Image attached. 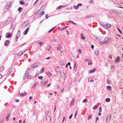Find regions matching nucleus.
Wrapping results in <instances>:
<instances>
[{"instance_id": "nucleus-1", "label": "nucleus", "mask_w": 123, "mask_h": 123, "mask_svg": "<svg viewBox=\"0 0 123 123\" xmlns=\"http://www.w3.org/2000/svg\"><path fill=\"white\" fill-rule=\"evenodd\" d=\"M110 41V39L109 37H106L104 38L103 42L100 41L99 43L100 45H102L103 43H109Z\"/></svg>"}, {"instance_id": "nucleus-2", "label": "nucleus", "mask_w": 123, "mask_h": 123, "mask_svg": "<svg viewBox=\"0 0 123 123\" xmlns=\"http://www.w3.org/2000/svg\"><path fill=\"white\" fill-rule=\"evenodd\" d=\"M111 115L110 114H109L107 115L106 117V122L107 123H109L111 119Z\"/></svg>"}, {"instance_id": "nucleus-3", "label": "nucleus", "mask_w": 123, "mask_h": 123, "mask_svg": "<svg viewBox=\"0 0 123 123\" xmlns=\"http://www.w3.org/2000/svg\"><path fill=\"white\" fill-rule=\"evenodd\" d=\"M29 23V21H27L24 22L22 25V27L24 28L26 27L28 25Z\"/></svg>"}, {"instance_id": "nucleus-4", "label": "nucleus", "mask_w": 123, "mask_h": 123, "mask_svg": "<svg viewBox=\"0 0 123 123\" xmlns=\"http://www.w3.org/2000/svg\"><path fill=\"white\" fill-rule=\"evenodd\" d=\"M40 64V63L39 62H37L34 64L32 65V68H35L36 67H38Z\"/></svg>"}, {"instance_id": "nucleus-5", "label": "nucleus", "mask_w": 123, "mask_h": 123, "mask_svg": "<svg viewBox=\"0 0 123 123\" xmlns=\"http://www.w3.org/2000/svg\"><path fill=\"white\" fill-rule=\"evenodd\" d=\"M11 6V3L10 2H7L6 4V8L8 9H9Z\"/></svg>"}, {"instance_id": "nucleus-6", "label": "nucleus", "mask_w": 123, "mask_h": 123, "mask_svg": "<svg viewBox=\"0 0 123 123\" xmlns=\"http://www.w3.org/2000/svg\"><path fill=\"white\" fill-rule=\"evenodd\" d=\"M120 57L119 56L117 57L115 59V62L118 63L120 62Z\"/></svg>"}, {"instance_id": "nucleus-7", "label": "nucleus", "mask_w": 123, "mask_h": 123, "mask_svg": "<svg viewBox=\"0 0 123 123\" xmlns=\"http://www.w3.org/2000/svg\"><path fill=\"white\" fill-rule=\"evenodd\" d=\"M113 12L116 14H121L122 12V11H119L117 10H115Z\"/></svg>"}, {"instance_id": "nucleus-8", "label": "nucleus", "mask_w": 123, "mask_h": 123, "mask_svg": "<svg viewBox=\"0 0 123 123\" xmlns=\"http://www.w3.org/2000/svg\"><path fill=\"white\" fill-rule=\"evenodd\" d=\"M101 25H103V27L107 29H108V28L111 27V25L110 24H106V26L107 27V28H106V27L104 25H102V24Z\"/></svg>"}, {"instance_id": "nucleus-9", "label": "nucleus", "mask_w": 123, "mask_h": 123, "mask_svg": "<svg viewBox=\"0 0 123 123\" xmlns=\"http://www.w3.org/2000/svg\"><path fill=\"white\" fill-rule=\"evenodd\" d=\"M11 37L12 36L9 33H7L6 34V38H9Z\"/></svg>"}, {"instance_id": "nucleus-10", "label": "nucleus", "mask_w": 123, "mask_h": 123, "mask_svg": "<svg viewBox=\"0 0 123 123\" xmlns=\"http://www.w3.org/2000/svg\"><path fill=\"white\" fill-rule=\"evenodd\" d=\"M10 42L8 40H6L5 43L4 45L5 46H8Z\"/></svg>"}, {"instance_id": "nucleus-11", "label": "nucleus", "mask_w": 123, "mask_h": 123, "mask_svg": "<svg viewBox=\"0 0 123 123\" xmlns=\"http://www.w3.org/2000/svg\"><path fill=\"white\" fill-rule=\"evenodd\" d=\"M46 119L47 121H50L51 120V117L50 116L46 117Z\"/></svg>"}, {"instance_id": "nucleus-12", "label": "nucleus", "mask_w": 123, "mask_h": 123, "mask_svg": "<svg viewBox=\"0 0 123 123\" xmlns=\"http://www.w3.org/2000/svg\"><path fill=\"white\" fill-rule=\"evenodd\" d=\"M96 70V68H94L93 69H92L91 70H90L89 72V73H92L93 72H94Z\"/></svg>"}, {"instance_id": "nucleus-13", "label": "nucleus", "mask_w": 123, "mask_h": 123, "mask_svg": "<svg viewBox=\"0 0 123 123\" xmlns=\"http://www.w3.org/2000/svg\"><path fill=\"white\" fill-rule=\"evenodd\" d=\"M55 69L56 71L57 72H59L60 70V68L59 67H57Z\"/></svg>"}, {"instance_id": "nucleus-14", "label": "nucleus", "mask_w": 123, "mask_h": 123, "mask_svg": "<svg viewBox=\"0 0 123 123\" xmlns=\"http://www.w3.org/2000/svg\"><path fill=\"white\" fill-rule=\"evenodd\" d=\"M29 29V28H28L27 29L25 30V32L24 33V35H26L27 34V33L28 32V31Z\"/></svg>"}, {"instance_id": "nucleus-15", "label": "nucleus", "mask_w": 123, "mask_h": 123, "mask_svg": "<svg viewBox=\"0 0 123 123\" xmlns=\"http://www.w3.org/2000/svg\"><path fill=\"white\" fill-rule=\"evenodd\" d=\"M95 53L97 55H98V49H96L95 51Z\"/></svg>"}, {"instance_id": "nucleus-16", "label": "nucleus", "mask_w": 123, "mask_h": 123, "mask_svg": "<svg viewBox=\"0 0 123 123\" xmlns=\"http://www.w3.org/2000/svg\"><path fill=\"white\" fill-rule=\"evenodd\" d=\"M4 69V67L2 66L0 68V72H2Z\"/></svg>"}, {"instance_id": "nucleus-17", "label": "nucleus", "mask_w": 123, "mask_h": 123, "mask_svg": "<svg viewBox=\"0 0 123 123\" xmlns=\"http://www.w3.org/2000/svg\"><path fill=\"white\" fill-rule=\"evenodd\" d=\"M26 94V93L24 92L22 93H21L20 94V95L21 96H24Z\"/></svg>"}, {"instance_id": "nucleus-18", "label": "nucleus", "mask_w": 123, "mask_h": 123, "mask_svg": "<svg viewBox=\"0 0 123 123\" xmlns=\"http://www.w3.org/2000/svg\"><path fill=\"white\" fill-rule=\"evenodd\" d=\"M80 36L81 38L82 39L84 40L85 39V37L83 36V34H80Z\"/></svg>"}, {"instance_id": "nucleus-19", "label": "nucleus", "mask_w": 123, "mask_h": 123, "mask_svg": "<svg viewBox=\"0 0 123 123\" xmlns=\"http://www.w3.org/2000/svg\"><path fill=\"white\" fill-rule=\"evenodd\" d=\"M95 37L96 39L98 41H100L101 39V38L99 37Z\"/></svg>"}, {"instance_id": "nucleus-20", "label": "nucleus", "mask_w": 123, "mask_h": 123, "mask_svg": "<svg viewBox=\"0 0 123 123\" xmlns=\"http://www.w3.org/2000/svg\"><path fill=\"white\" fill-rule=\"evenodd\" d=\"M20 4L21 5H23L24 4L25 2L21 0L20 1Z\"/></svg>"}, {"instance_id": "nucleus-21", "label": "nucleus", "mask_w": 123, "mask_h": 123, "mask_svg": "<svg viewBox=\"0 0 123 123\" xmlns=\"http://www.w3.org/2000/svg\"><path fill=\"white\" fill-rule=\"evenodd\" d=\"M11 114V113H8V116L7 117V118L6 119V121H8V119L9 118V116Z\"/></svg>"}, {"instance_id": "nucleus-22", "label": "nucleus", "mask_w": 123, "mask_h": 123, "mask_svg": "<svg viewBox=\"0 0 123 123\" xmlns=\"http://www.w3.org/2000/svg\"><path fill=\"white\" fill-rule=\"evenodd\" d=\"M107 88L109 90H110L111 89V87L110 86H107Z\"/></svg>"}, {"instance_id": "nucleus-23", "label": "nucleus", "mask_w": 123, "mask_h": 123, "mask_svg": "<svg viewBox=\"0 0 123 123\" xmlns=\"http://www.w3.org/2000/svg\"><path fill=\"white\" fill-rule=\"evenodd\" d=\"M30 69H28L27 70L26 74H28L29 73H30Z\"/></svg>"}, {"instance_id": "nucleus-24", "label": "nucleus", "mask_w": 123, "mask_h": 123, "mask_svg": "<svg viewBox=\"0 0 123 123\" xmlns=\"http://www.w3.org/2000/svg\"><path fill=\"white\" fill-rule=\"evenodd\" d=\"M23 52L22 51H20L19 53H18L17 54V55L18 56H19L20 55H22L23 54Z\"/></svg>"}, {"instance_id": "nucleus-25", "label": "nucleus", "mask_w": 123, "mask_h": 123, "mask_svg": "<svg viewBox=\"0 0 123 123\" xmlns=\"http://www.w3.org/2000/svg\"><path fill=\"white\" fill-rule=\"evenodd\" d=\"M22 8L21 7H19L18 8V11L19 12H20L22 10Z\"/></svg>"}, {"instance_id": "nucleus-26", "label": "nucleus", "mask_w": 123, "mask_h": 123, "mask_svg": "<svg viewBox=\"0 0 123 123\" xmlns=\"http://www.w3.org/2000/svg\"><path fill=\"white\" fill-rule=\"evenodd\" d=\"M38 43L40 45V46L42 45L44 43L43 42H38Z\"/></svg>"}, {"instance_id": "nucleus-27", "label": "nucleus", "mask_w": 123, "mask_h": 123, "mask_svg": "<svg viewBox=\"0 0 123 123\" xmlns=\"http://www.w3.org/2000/svg\"><path fill=\"white\" fill-rule=\"evenodd\" d=\"M64 7V6H59L57 8V9L58 10L60 9L62 7Z\"/></svg>"}, {"instance_id": "nucleus-28", "label": "nucleus", "mask_w": 123, "mask_h": 123, "mask_svg": "<svg viewBox=\"0 0 123 123\" xmlns=\"http://www.w3.org/2000/svg\"><path fill=\"white\" fill-rule=\"evenodd\" d=\"M105 100L106 102H109L110 101V98H106V99Z\"/></svg>"}, {"instance_id": "nucleus-29", "label": "nucleus", "mask_w": 123, "mask_h": 123, "mask_svg": "<svg viewBox=\"0 0 123 123\" xmlns=\"http://www.w3.org/2000/svg\"><path fill=\"white\" fill-rule=\"evenodd\" d=\"M50 48V46H48L46 48V50H48V51H49Z\"/></svg>"}, {"instance_id": "nucleus-30", "label": "nucleus", "mask_w": 123, "mask_h": 123, "mask_svg": "<svg viewBox=\"0 0 123 123\" xmlns=\"http://www.w3.org/2000/svg\"><path fill=\"white\" fill-rule=\"evenodd\" d=\"M97 105H95L93 107V109H94V110H96V109L97 108Z\"/></svg>"}, {"instance_id": "nucleus-31", "label": "nucleus", "mask_w": 123, "mask_h": 123, "mask_svg": "<svg viewBox=\"0 0 123 123\" xmlns=\"http://www.w3.org/2000/svg\"><path fill=\"white\" fill-rule=\"evenodd\" d=\"M56 26H55L54 27H53V28H52V29H51L48 32L49 33L50 32H51V31L53 30V29Z\"/></svg>"}, {"instance_id": "nucleus-32", "label": "nucleus", "mask_w": 123, "mask_h": 123, "mask_svg": "<svg viewBox=\"0 0 123 123\" xmlns=\"http://www.w3.org/2000/svg\"><path fill=\"white\" fill-rule=\"evenodd\" d=\"M87 100L86 99H84L83 101L82 102L83 103H84L85 102H87Z\"/></svg>"}, {"instance_id": "nucleus-33", "label": "nucleus", "mask_w": 123, "mask_h": 123, "mask_svg": "<svg viewBox=\"0 0 123 123\" xmlns=\"http://www.w3.org/2000/svg\"><path fill=\"white\" fill-rule=\"evenodd\" d=\"M60 64L62 66L64 65V63L62 61L60 62Z\"/></svg>"}, {"instance_id": "nucleus-34", "label": "nucleus", "mask_w": 123, "mask_h": 123, "mask_svg": "<svg viewBox=\"0 0 123 123\" xmlns=\"http://www.w3.org/2000/svg\"><path fill=\"white\" fill-rule=\"evenodd\" d=\"M89 62L88 64V65H92V61L91 60H90V61Z\"/></svg>"}, {"instance_id": "nucleus-35", "label": "nucleus", "mask_w": 123, "mask_h": 123, "mask_svg": "<svg viewBox=\"0 0 123 123\" xmlns=\"http://www.w3.org/2000/svg\"><path fill=\"white\" fill-rule=\"evenodd\" d=\"M102 107L100 106L99 108V111L100 112H101L102 111Z\"/></svg>"}, {"instance_id": "nucleus-36", "label": "nucleus", "mask_w": 123, "mask_h": 123, "mask_svg": "<svg viewBox=\"0 0 123 123\" xmlns=\"http://www.w3.org/2000/svg\"><path fill=\"white\" fill-rule=\"evenodd\" d=\"M74 9H77L78 8V7L77 6H74Z\"/></svg>"}, {"instance_id": "nucleus-37", "label": "nucleus", "mask_w": 123, "mask_h": 123, "mask_svg": "<svg viewBox=\"0 0 123 123\" xmlns=\"http://www.w3.org/2000/svg\"><path fill=\"white\" fill-rule=\"evenodd\" d=\"M46 74L48 75H50V76L51 75V73L49 72H46Z\"/></svg>"}, {"instance_id": "nucleus-38", "label": "nucleus", "mask_w": 123, "mask_h": 123, "mask_svg": "<svg viewBox=\"0 0 123 123\" xmlns=\"http://www.w3.org/2000/svg\"><path fill=\"white\" fill-rule=\"evenodd\" d=\"M77 111H78V110H77L76 111L74 117H75V118L76 117L77 115Z\"/></svg>"}, {"instance_id": "nucleus-39", "label": "nucleus", "mask_w": 123, "mask_h": 123, "mask_svg": "<svg viewBox=\"0 0 123 123\" xmlns=\"http://www.w3.org/2000/svg\"><path fill=\"white\" fill-rule=\"evenodd\" d=\"M107 82L108 84H110L111 82V81L110 80H107Z\"/></svg>"}, {"instance_id": "nucleus-40", "label": "nucleus", "mask_w": 123, "mask_h": 123, "mask_svg": "<svg viewBox=\"0 0 123 123\" xmlns=\"http://www.w3.org/2000/svg\"><path fill=\"white\" fill-rule=\"evenodd\" d=\"M82 6V5L80 3H79L77 5V6L78 7L79 6Z\"/></svg>"}, {"instance_id": "nucleus-41", "label": "nucleus", "mask_w": 123, "mask_h": 123, "mask_svg": "<svg viewBox=\"0 0 123 123\" xmlns=\"http://www.w3.org/2000/svg\"><path fill=\"white\" fill-rule=\"evenodd\" d=\"M13 70V69L12 68H11L9 70V72L10 73H11Z\"/></svg>"}, {"instance_id": "nucleus-42", "label": "nucleus", "mask_w": 123, "mask_h": 123, "mask_svg": "<svg viewBox=\"0 0 123 123\" xmlns=\"http://www.w3.org/2000/svg\"><path fill=\"white\" fill-rule=\"evenodd\" d=\"M41 10V9H40L38 11V12H37H37H36V13H35V14H40V12H39V13H39V11H40V10Z\"/></svg>"}, {"instance_id": "nucleus-43", "label": "nucleus", "mask_w": 123, "mask_h": 123, "mask_svg": "<svg viewBox=\"0 0 123 123\" xmlns=\"http://www.w3.org/2000/svg\"><path fill=\"white\" fill-rule=\"evenodd\" d=\"M43 78V77L42 76H39L38 77V78L39 79H42Z\"/></svg>"}, {"instance_id": "nucleus-44", "label": "nucleus", "mask_w": 123, "mask_h": 123, "mask_svg": "<svg viewBox=\"0 0 123 123\" xmlns=\"http://www.w3.org/2000/svg\"><path fill=\"white\" fill-rule=\"evenodd\" d=\"M74 101H71L70 104L71 105H72L74 104Z\"/></svg>"}, {"instance_id": "nucleus-45", "label": "nucleus", "mask_w": 123, "mask_h": 123, "mask_svg": "<svg viewBox=\"0 0 123 123\" xmlns=\"http://www.w3.org/2000/svg\"><path fill=\"white\" fill-rule=\"evenodd\" d=\"M44 14V12H41V15H43Z\"/></svg>"}, {"instance_id": "nucleus-46", "label": "nucleus", "mask_w": 123, "mask_h": 123, "mask_svg": "<svg viewBox=\"0 0 123 123\" xmlns=\"http://www.w3.org/2000/svg\"><path fill=\"white\" fill-rule=\"evenodd\" d=\"M27 78L28 79H30L31 78V75H27Z\"/></svg>"}, {"instance_id": "nucleus-47", "label": "nucleus", "mask_w": 123, "mask_h": 123, "mask_svg": "<svg viewBox=\"0 0 123 123\" xmlns=\"http://www.w3.org/2000/svg\"><path fill=\"white\" fill-rule=\"evenodd\" d=\"M90 60H89V59H86V60H85V62H87L88 61V62H89L90 61Z\"/></svg>"}, {"instance_id": "nucleus-48", "label": "nucleus", "mask_w": 123, "mask_h": 123, "mask_svg": "<svg viewBox=\"0 0 123 123\" xmlns=\"http://www.w3.org/2000/svg\"><path fill=\"white\" fill-rule=\"evenodd\" d=\"M88 81H91L92 82L93 81V80H91V79H88Z\"/></svg>"}, {"instance_id": "nucleus-49", "label": "nucleus", "mask_w": 123, "mask_h": 123, "mask_svg": "<svg viewBox=\"0 0 123 123\" xmlns=\"http://www.w3.org/2000/svg\"><path fill=\"white\" fill-rule=\"evenodd\" d=\"M44 68H42L41 69V70L43 72H44Z\"/></svg>"}, {"instance_id": "nucleus-50", "label": "nucleus", "mask_w": 123, "mask_h": 123, "mask_svg": "<svg viewBox=\"0 0 123 123\" xmlns=\"http://www.w3.org/2000/svg\"><path fill=\"white\" fill-rule=\"evenodd\" d=\"M48 15L47 14L45 15V17L46 19L48 18Z\"/></svg>"}, {"instance_id": "nucleus-51", "label": "nucleus", "mask_w": 123, "mask_h": 123, "mask_svg": "<svg viewBox=\"0 0 123 123\" xmlns=\"http://www.w3.org/2000/svg\"><path fill=\"white\" fill-rule=\"evenodd\" d=\"M79 51V54H80L81 52V49H79L78 50Z\"/></svg>"}, {"instance_id": "nucleus-52", "label": "nucleus", "mask_w": 123, "mask_h": 123, "mask_svg": "<svg viewBox=\"0 0 123 123\" xmlns=\"http://www.w3.org/2000/svg\"><path fill=\"white\" fill-rule=\"evenodd\" d=\"M7 20H5V21H4V22H4V24H6V23H7Z\"/></svg>"}, {"instance_id": "nucleus-53", "label": "nucleus", "mask_w": 123, "mask_h": 123, "mask_svg": "<svg viewBox=\"0 0 123 123\" xmlns=\"http://www.w3.org/2000/svg\"><path fill=\"white\" fill-rule=\"evenodd\" d=\"M99 119V118L98 117H96V121L97 122L98 120Z\"/></svg>"}, {"instance_id": "nucleus-54", "label": "nucleus", "mask_w": 123, "mask_h": 123, "mask_svg": "<svg viewBox=\"0 0 123 123\" xmlns=\"http://www.w3.org/2000/svg\"><path fill=\"white\" fill-rule=\"evenodd\" d=\"M118 30L119 31L121 34H122V33L120 30L119 28H118Z\"/></svg>"}, {"instance_id": "nucleus-55", "label": "nucleus", "mask_w": 123, "mask_h": 123, "mask_svg": "<svg viewBox=\"0 0 123 123\" xmlns=\"http://www.w3.org/2000/svg\"><path fill=\"white\" fill-rule=\"evenodd\" d=\"M72 116H73V114H72L69 117V118L70 119L71 118H72Z\"/></svg>"}, {"instance_id": "nucleus-56", "label": "nucleus", "mask_w": 123, "mask_h": 123, "mask_svg": "<svg viewBox=\"0 0 123 123\" xmlns=\"http://www.w3.org/2000/svg\"><path fill=\"white\" fill-rule=\"evenodd\" d=\"M92 117V115H89L88 116V117L89 118H90L91 117Z\"/></svg>"}, {"instance_id": "nucleus-57", "label": "nucleus", "mask_w": 123, "mask_h": 123, "mask_svg": "<svg viewBox=\"0 0 123 123\" xmlns=\"http://www.w3.org/2000/svg\"><path fill=\"white\" fill-rule=\"evenodd\" d=\"M19 100L18 99H16L15 100V101L16 102H18L19 101Z\"/></svg>"}, {"instance_id": "nucleus-58", "label": "nucleus", "mask_w": 123, "mask_h": 123, "mask_svg": "<svg viewBox=\"0 0 123 123\" xmlns=\"http://www.w3.org/2000/svg\"><path fill=\"white\" fill-rule=\"evenodd\" d=\"M109 58H112V56L111 55H109Z\"/></svg>"}, {"instance_id": "nucleus-59", "label": "nucleus", "mask_w": 123, "mask_h": 123, "mask_svg": "<svg viewBox=\"0 0 123 123\" xmlns=\"http://www.w3.org/2000/svg\"><path fill=\"white\" fill-rule=\"evenodd\" d=\"M94 45H91V48L93 49V48L94 47Z\"/></svg>"}, {"instance_id": "nucleus-60", "label": "nucleus", "mask_w": 123, "mask_h": 123, "mask_svg": "<svg viewBox=\"0 0 123 123\" xmlns=\"http://www.w3.org/2000/svg\"><path fill=\"white\" fill-rule=\"evenodd\" d=\"M48 82V81H46V82H44V83H43V84H44V85H45L47 83V82Z\"/></svg>"}, {"instance_id": "nucleus-61", "label": "nucleus", "mask_w": 123, "mask_h": 123, "mask_svg": "<svg viewBox=\"0 0 123 123\" xmlns=\"http://www.w3.org/2000/svg\"><path fill=\"white\" fill-rule=\"evenodd\" d=\"M49 112L48 111H47L45 112V114L46 115H47L48 113Z\"/></svg>"}, {"instance_id": "nucleus-62", "label": "nucleus", "mask_w": 123, "mask_h": 123, "mask_svg": "<svg viewBox=\"0 0 123 123\" xmlns=\"http://www.w3.org/2000/svg\"><path fill=\"white\" fill-rule=\"evenodd\" d=\"M50 85H51L50 83H49V85H47V87H49L50 86Z\"/></svg>"}, {"instance_id": "nucleus-63", "label": "nucleus", "mask_w": 123, "mask_h": 123, "mask_svg": "<svg viewBox=\"0 0 123 123\" xmlns=\"http://www.w3.org/2000/svg\"><path fill=\"white\" fill-rule=\"evenodd\" d=\"M54 41L55 42H56L57 41V39H54Z\"/></svg>"}, {"instance_id": "nucleus-64", "label": "nucleus", "mask_w": 123, "mask_h": 123, "mask_svg": "<svg viewBox=\"0 0 123 123\" xmlns=\"http://www.w3.org/2000/svg\"><path fill=\"white\" fill-rule=\"evenodd\" d=\"M68 65H70V64H71V63H70V62H68V63L67 64Z\"/></svg>"}]
</instances>
